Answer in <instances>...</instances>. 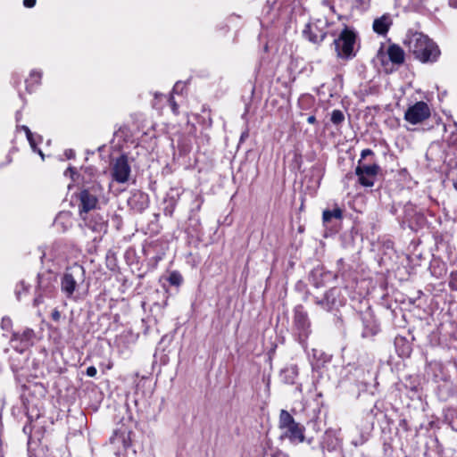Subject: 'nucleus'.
Wrapping results in <instances>:
<instances>
[{
    "label": "nucleus",
    "mask_w": 457,
    "mask_h": 457,
    "mask_svg": "<svg viewBox=\"0 0 457 457\" xmlns=\"http://www.w3.org/2000/svg\"><path fill=\"white\" fill-rule=\"evenodd\" d=\"M52 318L54 320L58 321L61 318V313L57 310H54L52 312Z\"/></svg>",
    "instance_id": "aec40b11"
},
{
    "label": "nucleus",
    "mask_w": 457,
    "mask_h": 457,
    "mask_svg": "<svg viewBox=\"0 0 457 457\" xmlns=\"http://www.w3.org/2000/svg\"><path fill=\"white\" fill-rule=\"evenodd\" d=\"M81 203V212H87L95 209L97 199L95 195L89 194L87 191H82L79 195Z\"/></svg>",
    "instance_id": "9d476101"
},
{
    "label": "nucleus",
    "mask_w": 457,
    "mask_h": 457,
    "mask_svg": "<svg viewBox=\"0 0 457 457\" xmlns=\"http://www.w3.org/2000/svg\"><path fill=\"white\" fill-rule=\"evenodd\" d=\"M324 37H325V34L324 33H320V35H314L313 37H311L310 40L314 42V43H318V42L322 41Z\"/></svg>",
    "instance_id": "f3484780"
},
{
    "label": "nucleus",
    "mask_w": 457,
    "mask_h": 457,
    "mask_svg": "<svg viewBox=\"0 0 457 457\" xmlns=\"http://www.w3.org/2000/svg\"><path fill=\"white\" fill-rule=\"evenodd\" d=\"M171 107L174 113H177L178 111V105L175 102L171 101Z\"/></svg>",
    "instance_id": "bb28decb"
},
{
    "label": "nucleus",
    "mask_w": 457,
    "mask_h": 457,
    "mask_svg": "<svg viewBox=\"0 0 457 457\" xmlns=\"http://www.w3.org/2000/svg\"><path fill=\"white\" fill-rule=\"evenodd\" d=\"M96 369L94 366H90L87 369V375L88 377H95L96 375Z\"/></svg>",
    "instance_id": "a211bd4d"
},
{
    "label": "nucleus",
    "mask_w": 457,
    "mask_h": 457,
    "mask_svg": "<svg viewBox=\"0 0 457 457\" xmlns=\"http://www.w3.org/2000/svg\"><path fill=\"white\" fill-rule=\"evenodd\" d=\"M378 170V166L373 165H359L355 173L359 177L360 183L364 187H372L374 185L375 178Z\"/></svg>",
    "instance_id": "6e6552de"
},
{
    "label": "nucleus",
    "mask_w": 457,
    "mask_h": 457,
    "mask_svg": "<svg viewBox=\"0 0 457 457\" xmlns=\"http://www.w3.org/2000/svg\"><path fill=\"white\" fill-rule=\"evenodd\" d=\"M372 154V151H371V150H370V149H364V150H362V152H361V157H362V158H365L367 155H370V154Z\"/></svg>",
    "instance_id": "5701e85b"
},
{
    "label": "nucleus",
    "mask_w": 457,
    "mask_h": 457,
    "mask_svg": "<svg viewBox=\"0 0 457 457\" xmlns=\"http://www.w3.org/2000/svg\"><path fill=\"white\" fill-rule=\"evenodd\" d=\"M43 303V298L41 295H38L34 300V304L38 305L39 303Z\"/></svg>",
    "instance_id": "b1692460"
},
{
    "label": "nucleus",
    "mask_w": 457,
    "mask_h": 457,
    "mask_svg": "<svg viewBox=\"0 0 457 457\" xmlns=\"http://www.w3.org/2000/svg\"><path fill=\"white\" fill-rule=\"evenodd\" d=\"M273 457H288V456L281 451H277L273 453Z\"/></svg>",
    "instance_id": "412c9836"
},
{
    "label": "nucleus",
    "mask_w": 457,
    "mask_h": 457,
    "mask_svg": "<svg viewBox=\"0 0 457 457\" xmlns=\"http://www.w3.org/2000/svg\"><path fill=\"white\" fill-rule=\"evenodd\" d=\"M286 371H287V372H289V373H291V374H292V378H295V376H296V374H297L296 370H295V368H294V367H293V368H290V369H287Z\"/></svg>",
    "instance_id": "4be33fe9"
},
{
    "label": "nucleus",
    "mask_w": 457,
    "mask_h": 457,
    "mask_svg": "<svg viewBox=\"0 0 457 457\" xmlns=\"http://www.w3.org/2000/svg\"><path fill=\"white\" fill-rule=\"evenodd\" d=\"M169 282L174 286H179L183 280L182 276L176 271H173L169 276Z\"/></svg>",
    "instance_id": "4468645a"
},
{
    "label": "nucleus",
    "mask_w": 457,
    "mask_h": 457,
    "mask_svg": "<svg viewBox=\"0 0 457 457\" xmlns=\"http://www.w3.org/2000/svg\"><path fill=\"white\" fill-rule=\"evenodd\" d=\"M307 121H308L310 124H313V123H315V121H316V118H315L313 115L309 116V117H308V119H307Z\"/></svg>",
    "instance_id": "393cba45"
},
{
    "label": "nucleus",
    "mask_w": 457,
    "mask_h": 457,
    "mask_svg": "<svg viewBox=\"0 0 457 457\" xmlns=\"http://www.w3.org/2000/svg\"><path fill=\"white\" fill-rule=\"evenodd\" d=\"M429 116V107L424 102H417L415 104L409 107L404 113V119L411 124L420 123Z\"/></svg>",
    "instance_id": "39448f33"
},
{
    "label": "nucleus",
    "mask_w": 457,
    "mask_h": 457,
    "mask_svg": "<svg viewBox=\"0 0 457 457\" xmlns=\"http://www.w3.org/2000/svg\"><path fill=\"white\" fill-rule=\"evenodd\" d=\"M23 4L25 7L31 8L36 4V0H24Z\"/></svg>",
    "instance_id": "6ab92c4d"
},
{
    "label": "nucleus",
    "mask_w": 457,
    "mask_h": 457,
    "mask_svg": "<svg viewBox=\"0 0 457 457\" xmlns=\"http://www.w3.org/2000/svg\"><path fill=\"white\" fill-rule=\"evenodd\" d=\"M450 4H451V5H453V7H457V1H453V0H451V1H450Z\"/></svg>",
    "instance_id": "c85d7f7f"
},
{
    "label": "nucleus",
    "mask_w": 457,
    "mask_h": 457,
    "mask_svg": "<svg viewBox=\"0 0 457 457\" xmlns=\"http://www.w3.org/2000/svg\"><path fill=\"white\" fill-rule=\"evenodd\" d=\"M295 322L300 325L302 328H304L307 325V320L305 315L303 313L295 314Z\"/></svg>",
    "instance_id": "dca6fc26"
},
{
    "label": "nucleus",
    "mask_w": 457,
    "mask_h": 457,
    "mask_svg": "<svg viewBox=\"0 0 457 457\" xmlns=\"http://www.w3.org/2000/svg\"><path fill=\"white\" fill-rule=\"evenodd\" d=\"M111 444L117 455L125 453L131 445L130 432L127 429H120L111 437Z\"/></svg>",
    "instance_id": "423d86ee"
},
{
    "label": "nucleus",
    "mask_w": 457,
    "mask_h": 457,
    "mask_svg": "<svg viewBox=\"0 0 457 457\" xmlns=\"http://www.w3.org/2000/svg\"><path fill=\"white\" fill-rule=\"evenodd\" d=\"M280 437L288 439L292 444L303 443L305 439V428L296 422L293 416L286 410H281L278 420Z\"/></svg>",
    "instance_id": "f03ea898"
},
{
    "label": "nucleus",
    "mask_w": 457,
    "mask_h": 457,
    "mask_svg": "<svg viewBox=\"0 0 457 457\" xmlns=\"http://www.w3.org/2000/svg\"><path fill=\"white\" fill-rule=\"evenodd\" d=\"M9 322H10V320H8V319H3V320H2L3 325H7V323H9Z\"/></svg>",
    "instance_id": "cd10ccee"
},
{
    "label": "nucleus",
    "mask_w": 457,
    "mask_h": 457,
    "mask_svg": "<svg viewBox=\"0 0 457 457\" xmlns=\"http://www.w3.org/2000/svg\"><path fill=\"white\" fill-rule=\"evenodd\" d=\"M84 273V270L80 266H77L67 271L62 280V289L68 296H71L77 287V278H80Z\"/></svg>",
    "instance_id": "0eeeda50"
},
{
    "label": "nucleus",
    "mask_w": 457,
    "mask_h": 457,
    "mask_svg": "<svg viewBox=\"0 0 457 457\" xmlns=\"http://www.w3.org/2000/svg\"><path fill=\"white\" fill-rule=\"evenodd\" d=\"M335 48L339 57H349L353 54L355 35L349 29H344L335 41Z\"/></svg>",
    "instance_id": "7ed1b4c3"
},
{
    "label": "nucleus",
    "mask_w": 457,
    "mask_h": 457,
    "mask_svg": "<svg viewBox=\"0 0 457 457\" xmlns=\"http://www.w3.org/2000/svg\"><path fill=\"white\" fill-rule=\"evenodd\" d=\"M403 44L421 62H435L440 54L438 46L421 32L408 31Z\"/></svg>",
    "instance_id": "f257e3e1"
},
{
    "label": "nucleus",
    "mask_w": 457,
    "mask_h": 457,
    "mask_svg": "<svg viewBox=\"0 0 457 457\" xmlns=\"http://www.w3.org/2000/svg\"><path fill=\"white\" fill-rule=\"evenodd\" d=\"M332 218L341 219L342 211L339 208H335L333 211L325 210L322 214L324 222H329Z\"/></svg>",
    "instance_id": "ddd939ff"
},
{
    "label": "nucleus",
    "mask_w": 457,
    "mask_h": 457,
    "mask_svg": "<svg viewBox=\"0 0 457 457\" xmlns=\"http://www.w3.org/2000/svg\"><path fill=\"white\" fill-rule=\"evenodd\" d=\"M312 27H313V25H310V26H309V29L312 30Z\"/></svg>",
    "instance_id": "7c9ffc66"
},
{
    "label": "nucleus",
    "mask_w": 457,
    "mask_h": 457,
    "mask_svg": "<svg viewBox=\"0 0 457 457\" xmlns=\"http://www.w3.org/2000/svg\"><path fill=\"white\" fill-rule=\"evenodd\" d=\"M34 338L35 332L31 328H26L21 334L14 335V340H21V342L24 343V347H28L32 345Z\"/></svg>",
    "instance_id": "f8f14e48"
},
{
    "label": "nucleus",
    "mask_w": 457,
    "mask_h": 457,
    "mask_svg": "<svg viewBox=\"0 0 457 457\" xmlns=\"http://www.w3.org/2000/svg\"><path fill=\"white\" fill-rule=\"evenodd\" d=\"M345 117L341 111L334 110L331 114V121L334 124H339L344 120Z\"/></svg>",
    "instance_id": "2eb2a0df"
},
{
    "label": "nucleus",
    "mask_w": 457,
    "mask_h": 457,
    "mask_svg": "<svg viewBox=\"0 0 457 457\" xmlns=\"http://www.w3.org/2000/svg\"><path fill=\"white\" fill-rule=\"evenodd\" d=\"M391 25V16L389 14H384L374 21L373 29L378 34L385 35L388 31Z\"/></svg>",
    "instance_id": "1a4fd4ad"
},
{
    "label": "nucleus",
    "mask_w": 457,
    "mask_h": 457,
    "mask_svg": "<svg viewBox=\"0 0 457 457\" xmlns=\"http://www.w3.org/2000/svg\"><path fill=\"white\" fill-rule=\"evenodd\" d=\"M130 172V166L126 156H120L112 162L111 173L116 182L126 183L129 179Z\"/></svg>",
    "instance_id": "20e7f679"
},
{
    "label": "nucleus",
    "mask_w": 457,
    "mask_h": 457,
    "mask_svg": "<svg viewBox=\"0 0 457 457\" xmlns=\"http://www.w3.org/2000/svg\"><path fill=\"white\" fill-rule=\"evenodd\" d=\"M24 129L26 131L28 139L31 142V132H30V130L27 127H24Z\"/></svg>",
    "instance_id": "a878e982"
},
{
    "label": "nucleus",
    "mask_w": 457,
    "mask_h": 457,
    "mask_svg": "<svg viewBox=\"0 0 457 457\" xmlns=\"http://www.w3.org/2000/svg\"><path fill=\"white\" fill-rule=\"evenodd\" d=\"M454 188L457 190V181L453 184Z\"/></svg>",
    "instance_id": "c756f323"
},
{
    "label": "nucleus",
    "mask_w": 457,
    "mask_h": 457,
    "mask_svg": "<svg viewBox=\"0 0 457 457\" xmlns=\"http://www.w3.org/2000/svg\"><path fill=\"white\" fill-rule=\"evenodd\" d=\"M387 54L389 59L395 63L401 64L404 61V52L396 45L390 46L387 49Z\"/></svg>",
    "instance_id": "9b49d317"
}]
</instances>
